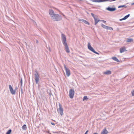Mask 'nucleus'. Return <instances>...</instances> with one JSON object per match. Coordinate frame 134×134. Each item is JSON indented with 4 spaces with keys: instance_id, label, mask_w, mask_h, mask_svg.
<instances>
[{
    "instance_id": "nucleus-35",
    "label": "nucleus",
    "mask_w": 134,
    "mask_h": 134,
    "mask_svg": "<svg viewBox=\"0 0 134 134\" xmlns=\"http://www.w3.org/2000/svg\"><path fill=\"white\" fill-rule=\"evenodd\" d=\"M93 134H98V133H93Z\"/></svg>"
},
{
    "instance_id": "nucleus-25",
    "label": "nucleus",
    "mask_w": 134,
    "mask_h": 134,
    "mask_svg": "<svg viewBox=\"0 0 134 134\" xmlns=\"http://www.w3.org/2000/svg\"><path fill=\"white\" fill-rule=\"evenodd\" d=\"M91 15L93 17L94 19V18H96L97 17V16L96 15L94 16V15L93 13H91Z\"/></svg>"
},
{
    "instance_id": "nucleus-7",
    "label": "nucleus",
    "mask_w": 134,
    "mask_h": 134,
    "mask_svg": "<svg viewBox=\"0 0 134 134\" xmlns=\"http://www.w3.org/2000/svg\"><path fill=\"white\" fill-rule=\"evenodd\" d=\"M64 67L66 71V75L68 77H69L70 74V70L69 68L66 67L65 65H64Z\"/></svg>"
},
{
    "instance_id": "nucleus-2",
    "label": "nucleus",
    "mask_w": 134,
    "mask_h": 134,
    "mask_svg": "<svg viewBox=\"0 0 134 134\" xmlns=\"http://www.w3.org/2000/svg\"><path fill=\"white\" fill-rule=\"evenodd\" d=\"M35 79V81L36 83L38 84L39 80V74L37 70L35 71V73L34 74Z\"/></svg>"
},
{
    "instance_id": "nucleus-29",
    "label": "nucleus",
    "mask_w": 134,
    "mask_h": 134,
    "mask_svg": "<svg viewBox=\"0 0 134 134\" xmlns=\"http://www.w3.org/2000/svg\"><path fill=\"white\" fill-rule=\"evenodd\" d=\"M125 20L124 18H122V19H120L119 20L120 21H122V20Z\"/></svg>"
},
{
    "instance_id": "nucleus-15",
    "label": "nucleus",
    "mask_w": 134,
    "mask_h": 134,
    "mask_svg": "<svg viewBox=\"0 0 134 134\" xmlns=\"http://www.w3.org/2000/svg\"><path fill=\"white\" fill-rule=\"evenodd\" d=\"M97 17L96 18H94V24L95 25H96L99 22V21H100V20H98L97 19Z\"/></svg>"
},
{
    "instance_id": "nucleus-19",
    "label": "nucleus",
    "mask_w": 134,
    "mask_h": 134,
    "mask_svg": "<svg viewBox=\"0 0 134 134\" xmlns=\"http://www.w3.org/2000/svg\"><path fill=\"white\" fill-rule=\"evenodd\" d=\"M133 40L132 38H128L127 39V40L126 41V42H131Z\"/></svg>"
},
{
    "instance_id": "nucleus-32",
    "label": "nucleus",
    "mask_w": 134,
    "mask_h": 134,
    "mask_svg": "<svg viewBox=\"0 0 134 134\" xmlns=\"http://www.w3.org/2000/svg\"><path fill=\"white\" fill-rule=\"evenodd\" d=\"M51 124L52 125H55V124H54V123H53V122H51Z\"/></svg>"
},
{
    "instance_id": "nucleus-10",
    "label": "nucleus",
    "mask_w": 134,
    "mask_h": 134,
    "mask_svg": "<svg viewBox=\"0 0 134 134\" xmlns=\"http://www.w3.org/2000/svg\"><path fill=\"white\" fill-rule=\"evenodd\" d=\"M64 45L65 46V48L66 52L68 53H69L70 51H69L68 47L67 45V43L65 44Z\"/></svg>"
},
{
    "instance_id": "nucleus-4",
    "label": "nucleus",
    "mask_w": 134,
    "mask_h": 134,
    "mask_svg": "<svg viewBox=\"0 0 134 134\" xmlns=\"http://www.w3.org/2000/svg\"><path fill=\"white\" fill-rule=\"evenodd\" d=\"M59 108L57 110L58 112L62 115H63V109L62 108V105L60 103H59Z\"/></svg>"
},
{
    "instance_id": "nucleus-3",
    "label": "nucleus",
    "mask_w": 134,
    "mask_h": 134,
    "mask_svg": "<svg viewBox=\"0 0 134 134\" xmlns=\"http://www.w3.org/2000/svg\"><path fill=\"white\" fill-rule=\"evenodd\" d=\"M88 47L89 49L92 52L95 53L98 55L99 54V53L96 52L94 49L91 46L90 43L88 42Z\"/></svg>"
},
{
    "instance_id": "nucleus-12",
    "label": "nucleus",
    "mask_w": 134,
    "mask_h": 134,
    "mask_svg": "<svg viewBox=\"0 0 134 134\" xmlns=\"http://www.w3.org/2000/svg\"><path fill=\"white\" fill-rule=\"evenodd\" d=\"M79 21H82V22L84 23L85 24H87L88 25H90V23L88 21L85 20L83 19H80L79 20Z\"/></svg>"
},
{
    "instance_id": "nucleus-34",
    "label": "nucleus",
    "mask_w": 134,
    "mask_h": 134,
    "mask_svg": "<svg viewBox=\"0 0 134 134\" xmlns=\"http://www.w3.org/2000/svg\"><path fill=\"white\" fill-rule=\"evenodd\" d=\"M36 42L37 43H38V40H36Z\"/></svg>"
},
{
    "instance_id": "nucleus-23",
    "label": "nucleus",
    "mask_w": 134,
    "mask_h": 134,
    "mask_svg": "<svg viewBox=\"0 0 134 134\" xmlns=\"http://www.w3.org/2000/svg\"><path fill=\"white\" fill-rule=\"evenodd\" d=\"M12 130L11 129H9L8 131L5 134H10Z\"/></svg>"
},
{
    "instance_id": "nucleus-11",
    "label": "nucleus",
    "mask_w": 134,
    "mask_h": 134,
    "mask_svg": "<svg viewBox=\"0 0 134 134\" xmlns=\"http://www.w3.org/2000/svg\"><path fill=\"white\" fill-rule=\"evenodd\" d=\"M49 12L51 17H52V16L54 15L55 14L53 10L52 9L49 10Z\"/></svg>"
},
{
    "instance_id": "nucleus-27",
    "label": "nucleus",
    "mask_w": 134,
    "mask_h": 134,
    "mask_svg": "<svg viewBox=\"0 0 134 134\" xmlns=\"http://www.w3.org/2000/svg\"><path fill=\"white\" fill-rule=\"evenodd\" d=\"M20 83L21 84V86L22 87V79L21 78V79Z\"/></svg>"
},
{
    "instance_id": "nucleus-14",
    "label": "nucleus",
    "mask_w": 134,
    "mask_h": 134,
    "mask_svg": "<svg viewBox=\"0 0 134 134\" xmlns=\"http://www.w3.org/2000/svg\"><path fill=\"white\" fill-rule=\"evenodd\" d=\"M108 132L105 129L103 130L101 132V134H107Z\"/></svg>"
},
{
    "instance_id": "nucleus-21",
    "label": "nucleus",
    "mask_w": 134,
    "mask_h": 134,
    "mask_svg": "<svg viewBox=\"0 0 134 134\" xmlns=\"http://www.w3.org/2000/svg\"><path fill=\"white\" fill-rule=\"evenodd\" d=\"M127 7V6H126L125 5H120V6H118V8H122V7H125V8H126Z\"/></svg>"
},
{
    "instance_id": "nucleus-8",
    "label": "nucleus",
    "mask_w": 134,
    "mask_h": 134,
    "mask_svg": "<svg viewBox=\"0 0 134 134\" xmlns=\"http://www.w3.org/2000/svg\"><path fill=\"white\" fill-rule=\"evenodd\" d=\"M9 89L11 93L12 94H15V91L13 89V88L10 85H9Z\"/></svg>"
},
{
    "instance_id": "nucleus-5",
    "label": "nucleus",
    "mask_w": 134,
    "mask_h": 134,
    "mask_svg": "<svg viewBox=\"0 0 134 134\" xmlns=\"http://www.w3.org/2000/svg\"><path fill=\"white\" fill-rule=\"evenodd\" d=\"M69 95L70 98L71 99L73 98L74 97V91L73 89L70 90Z\"/></svg>"
},
{
    "instance_id": "nucleus-38",
    "label": "nucleus",
    "mask_w": 134,
    "mask_h": 134,
    "mask_svg": "<svg viewBox=\"0 0 134 134\" xmlns=\"http://www.w3.org/2000/svg\"><path fill=\"white\" fill-rule=\"evenodd\" d=\"M62 14V15H63L64 16H65V15H64L63 13Z\"/></svg>"
},
{
    "instance_id": "nucleus-22",
    "label": "nucleus",
    "mask_w": 134,
    "mask_h": 134,
    "mask_svg": "<svg viewBox=\"0 0 134 134\" xmlns=\"http://www.w3.org/2000/svg\"><path fill=\"white\" fill-rule=\"evenodd\" d=\"M88 99V98L86 96H85L84 97L83 99V100L84 101L85 100H87Z\"/></svg>"
},
{
    "instance_id": "nucleus-1",
    "label": "nucleus",
    "mask_w": 134,
    "mask_h": 134,
    "mask_svg": "<svg viewBox=\"0 0 134 134\" xmlns=\"http://www.w3.org/2000/svg\"><path fill=\"white\" fill-rule=\"evenodd\" d=\"M52 19L54 21H58L61 20L62 18L61 16H60L58 14H55L54 15L52 16L51 17Z\"/></svg>"
},
{
    "instance_id": "nucleus-37",
    "label": "nucleus",
    "mask_w": 134,
    "mask_h": 134,
    "mask_svg": "<svg viewBox=\"0 0 134 134\" xmlns=\"http://www.w3.org/2000/svg\"><path fill=\"white\" fill-rule=\"evenodd\" d=\"M49 51H50V48L49 47Z\"/></svg>"
},
{
    "instance_id": "nucleus-36",
    "label": "nucleus",
    "mask_w": 134,
    "mask_h": 134,
    "mask_svg": "<svg viewBox=\"0 0 134 134\" xmlns=\"http://www.w3.org/2000/svg\"><path fill=\"white\" fill-rule=\"evenodd\" d=\"M21 92H22V93H23V91H22V88H21Z\"/></svg>"
},
{
    "instance_id": "nucleus-17",
    "label": "nucleus",
    "mask_w": 134,
    "mask_h": 134,
    "mask_svg": "<svg viewBox=\"0 0 134 134\" xmlns=\"http://www.w3.org/2000/svg\"><path fill=\"white\" fill-rule=\"evenodd\" d=\"M112 58L114 60L116 61L117 62H119L120 61L118 60V59L116 57H112Z\"/></svg>"
},
{
    "instance_id": "nucleus-6",
    "label": "nucleus",
    "mask_w": 134,
    "mask_h": 134,
    "mask_svg": "<svg viewBox=\"0 0 134 134\" xmlns=\"http://www.w3.org/2000/svg\"><path fill=\"white\" fill-rule=\"evenodd\" d=\"M61 36L63 44H67V43L66 42V38L65 35L64 34H62L61 35Z\"/></svg>"
},
{
    "instance_id": "nucleus-31",
    "label": "nucleus",
    "mask_w": 134,
    "mask_h": 134,
    "mask_svg": "<svg viewBox=\"0 0 134 134\" xmlns=\"http://www.w3.org/2000/svg\"><path fill=\"white\" fill-rule=\"evenodd\" d=\"M88 131V130H87L85 132V133L84 134H87Z\"/></svg>"
},
{
    "instance_id": "nucleus-28",
    "label": "nucleus",
    "mask_w": 134,
    "mask_h": 134,
    "mask_svg": "<svg viewBox=\"0 0 134 134\" xmlns=\"http://www.w3.org/2000/svg\"><path fill=\"white\" fill-rule=\"evenodd\" d=\"M132 94V96H134V90L131 92Z\"/></svg>"
},
{
    "instance_id": "nucleus-18",
    "label": "nucleus",
    "mask_w": 134,
    "mask_h": 134,
    "mask_svg": "<svg viewBox=\"0 0 134 134\" xmlns=\"http://www.w3.org/2000/svg\"><path fill=\"white\" fill-rule=\"evenodd\" d=\"M101 25L102 27L104 29H107V28L108 26H107L105 25H104L103 24H101Z\"/></svg>"
},
{
    "instance_id": "nucleus-39",
    "label": "nucleus",
    "mask_w": 134,
    "mask_h": 134,
    "mask_svg": "<svg viewBox=\"0 0 134 134\" xmlns=\"http://www.w3.org/2000/svg\"><path fill=\"white\" fill-rule=\"evenodd\" d=\"M1 51V49H0V51Z\"/></svg>"
},
{
    "instance_id": "nucleus-13",
    "label": "nucleus",
    "mask_w": 134,
    "mask_h": 134,
    "mask_svg": "<svg viewBox=\"0 0 134 134\" xmlns=\"http://www.w3.org/2000/svg\"><path fill=\"white\" fill-rule=\"evenodd\" d=\"M126 51V49L124 47H122L120 49V52L121 53H122Z\"/></svg>"
},
{
    "instance_id": "nucleus-16",
    "label": "nucleus",
    "mask_w": 134,
    "mask_h": 134,
    "mask_svg": "<svg viewBox=\"0 0 134 134\" xmlns=\"http://www.w3.org/2000/svg\"><path fill=\"white\" fill-rule=\"evenodd\" d=\"M104 74L107 75H109L111 74V72L110 70H107L105 72H104Z\"/></svg>"
},
{
    "instance_id": "nucleus-26",
    "label": "nucleus",
    "mask_w": 134,
    "mask_h": 134,
    "mask_svg": "<svg viewBox=\"0 0 134 134\" xmlns=\"http://www.w3.org/2000/svg\"><path fill=\"white\" fill-rule=\"evenodd\" d=\"M107 29L111 30H112L113 29L111 27L108 26Z\"/></svg>"
},
{
    "instance_id": "nucleus-9",
    "label": "nucleus",
    "mask_w": 134,
    "mask_h": 134,
    "mask_svg": "<svg viewBox=\"0 0 134 134\" xmlns=\"http://www.w3.org/2000/svg\"><path fill=\"white\" fill-rule=\"evenodd\" d=\"M106 9L110 12H113L116 10V8L115 7H108Z\"/></svg>"
},
{
    "instance_id": "nucleus-20",
    "label": "nucleus",
    "mask_w": 134,
    "mask_h": 134,
    "mask_svg": "<svg viewBox=\"0 0 134 134\" xmlns=\"http://www.w3.org/2000/svg\"><path fill=\"white\" fill-rule=\"evenodd\" d=\"M22 129L24 130H25L26 128V126L25 124L22 127Z\"/></svg>"
},
{
    "instance_id": "nucleus-33",
    "label": "nucleus",
    "mask_w": 134,
    "mask_h": 134,
    "mask_svg": "<svg viewBox=\"0 0 134 134\" xmlns=\"http://www.w3.org/2000/svg\"><path fill=\"white\" fill-rule=\"evenodd\" d=\"M131 5H134V3H132L131 4Z\"/></svg>"
},
{
    "instance_id": "nucleus-24",
    "label": "nucleus",
    "mask_w": 134,
    "mask_h": 134,
    "mask_svg": "<svg viewBox=\"0 0 134 134\" xmlns=\"http://www.w3.org/2000/svg\"><path fill=\"white\" fill-rule=\"evenodd\" d=\"M130 16V14H128L127 15L125 16L124 17V18L125 19V20L127 19Z\"/></svg>"
},
{
    "instance_id": "nucleus-30",
    "label": "nucleus",
    "mask_w": 134,
    "mask_h": 134,
    "mask_svg": "<svg viewBox=\"0 0 134 134\" xmlns=\"http://www.w3.org/2000/svg\"><path fill=\"white\" fill-rule=\"evenodd\" d=\"M100 21H102L104 23H105L106 22V21L104 20H100Z\"/></svg>"
}]
</instances>
